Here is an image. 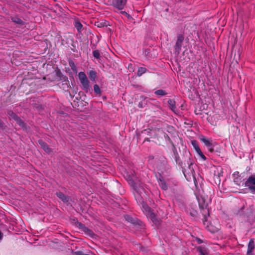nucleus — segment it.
I'll use <instances>...</instances> for the list:
<instances>
[{"label":"nucleus","mask_w":255,"mask_h":255,"mask_svg":"<svg viewBox=\"0 0 255 255\" xmlns=\"http://www.w3.org/2000/svg\"><path fill=\"white\" fill-rule=\"evenodd\" d=\"M2 238V235H1V232H0V240Z\"/></svg>","instance_id":"nucleus-33"},{"label":"nucleus","mask_w":255,"mask_h":255,"mask_svg":"<svg viewBox=\"0 0 255 255\" xmlns=\"http://www.w3.org/2000/svg\"><path fill=\"white\" fill-rule=\"evenodd\" d=\"M127 0H113V5L119 9H123L127 3Z\"/></svg>","instance_id":"nucleus-7"},{"label":"nucleus","mask_w":255,"mask_h":255,"mask_svg":"<svg viewBox=\"0 0 255 255\" xmlns=\"http://www.w3.org/2000/svg\"><path fill=\"white\" fill-rule=\"evenodd\" d=\"M124 218L126 221L132 224H135L136 223L135 220L129 215H125Z\"/></svg>","instance_id":"nucleus-20"},{"label":"nucleus","mask_w":255,"mask_h":255,"mask_svg":"<svg viewBox=\"0 0 255 255\" xmlns=\"http://www.w3.org/2000/svg\"><path fill=\"white\" fill-rule=\"evenodd\" d=\"M249 189L252 191V193L255 194V186L251 187H249Z\"/></svg>","instance_id":"nucleus-29"},{"label":"nucleus","mask_w":255,"mask_h":255,"mask_svg":"<svg viewBox=\"0 0 255 255\" xmlns=\"http://www.w3.org/2000/svg\"><path fill=\"white\" fill-rule=\"evenodd\" d=\"M10 113H11V114L10 113H9V115H10L11 118L15 121V122L17 123V124H18L20 127H24V122L18 116H17L14 113H13V112H10Z\"/></svg>","instance_id":"nucleus-9"},{"label":"nucleus","mask_w":255,"mask_h":255,"mask_svg":"<svg viewBox=\"0 0 255 255\" xmlns=\"http://www.w3.org/2000/svg\"><path fill=\"white\" fill-rule=\"evenodd\" d=\"M76 226L79 229H80V230H81V231L84 232L85 233L89 235V236H92L93 235H94V233L92 232V231L90 229H88L87 227H86L84 225L82 224L81 222H79L77 221L76 222Z\"/></svg>","instance_id":"nucleus-6"},{"label":"nucleus","mask_w":255,"mask_h":255,"mask_svg":"<svg viewBox=\"0 0 255 255\" xmlns=\"http://www.w3.org/2000/svg\"><path fill=\"white\" fill-rule=\"evenodd\" d=\"M146 140H147V141H149V140L148 139V138L146 139Z\"/></svg>","instance_id":"nucleus-36"},{"label":"nucleus","mask_w":255,"mask_h":255,"mask_svg":"<svg viewBox=\"0 0 255 255\" xmlns=\"http://www.w3.org/2000/svg\"><path fill=\"white\" fill-rule=\"evenodd\" d=\"M56 195L58 197L61 199L64 202H67L69 200L68 197L66 196L63 193L61 192H57Z\"/></svg>","instance_id":"nucleus-14"},{"label":"nucleus","mask_w":255,"mask_h":255,"mask_svg":"<svg viewBox=\"0 0 255 255\" xmlns=\"http://www.w3.org/2000/svg\"><path fill=\"white\" fill-rule=\"evenodd\" d=\"M147 71V69L144 67H140L138 68L137 75L138 76H141L143 74L145 73Z\"/></svg>","instance_id":"nucleus-19"},{"label":"nucleus","mask_w":255,"mask_h":255,"mask_svg":"<svg viewBox=\"0 0 255 255\" xmlns=\"http://www.w3.org/2000/svg\"><path fill=\"white\" fill-rule=\"evenodd\" d=\"M2 125V123L0 121V126H1Z\"/></svg>","instance_id":"nucleus-35"},{"label":"nucleus","mask_w":255,"mask_h":255,"mask_svg":"<svg viewBox=\"0 0 255 255\" xmlns=\"http://www.w3.org/2000/svg\"><path fill=\"white\" fill-rule=\"evenodd\" d=\"M197 199L198 200L199 206L200 208L203 209L207 208L208 205V201L205 197L199 196L197 197Z\"/></svg>","instance_id":"nucleus-5"},{"label":"nucleus","mask_w":255,"mask_h":255,"mask_svg":"<svg viewBox=\"0 0 255 255\" xmlns=\"http://www.w3.org/2000/svg\"><path fill=\"white\" fill-rule=\"evenodd\" d=\"M168 103L170 106V109L172 111L175 113V102L172 99H169L168 101Z\"/></svg>","instance_id":"nucleus-15"},{"label":"nucleus","mask_w":255,"mask_h":255,"mask_svg":"<svg viewBox=\"0 0 255 255\" xmlns=\"http://www.w3.org/2000/svg\"><path fill=\"white\" fill-rule=\"evenodd\" d=\"M93 56L95 58L98 59L100 58V54L98 50H94L93 52Z\"/></svg>","instance_id":"nucleus-24"},{"label":"nucleus","mask_w":255,"mask_h":255,"mask_svg":"<svg viewBox=\"0 0 255 255\" xmlns=\"http://www.w3.org/2000/svg\"><path fill=\"white\" fill-rule=\"evenodd\" d=\"M196 249L201 255H208V254L207 250L205 247L199 246L197 247Z\"/></svg>","instance_id":"nucleus-12"},{"label":"nucleus","mask_w":255,"mask_h":255,"mask_svg":"<svg viewBox=\"0 0 255 255\" xmlns=\"http://www.w3.org/2000/svg\"><path fill=\"white\" fill-rule=\"evenodd\" d=\"M153 159H154V156H152V155H150V156H148V159H149V160H153Z\"/></svg>","instance_id":"nucleus-32"},{"label":"nucleus","mask_w":255,"mask_h":255,"mask_svg":"<svg viewBox=\"0 0 255 255\" xmlns=\"http://www.w3.org/2000/svg\"><path fill=\"white\" fill-rule=\"evenodd\" d=\"M200 140L202 141L208 147H210L212 146L211 141L204 136H202L200 137Z\"/></svg>","instance_id":"nucleus-13"},{"label":"nucleus","mask_w":255,"mask_h":255,"mask_svg":"<svg viewBox=\"0 0 255 255\" xmlns=\"http://www.w3.org/2000/svg\"><path fill=\"white\" fill-rule=\"evenodd\" d=\"M197 153L198 154V155H199V156L202 158L204 160H205L206 159V157H205V156L203 154V152H202V151L201 150V149L198 151H197Z\"/></svg>","instance_id":"nucleus-26"},{"label":"nucleus","mask_w":255,"mask_h":255,"mask_svg":"<svg viewBox=\"0 0 255 255\" xmlns=\"http://www.w3.org/2000/svg\"><path fill=\"white\" fill-rule=\"evenodd\" d=\"M192 145H193V146L194 147L195 150H196V151H198L200 150V147H199L196 141L195 140H192Z\"/></svg>","instance_id":"nucleus-21"},{"label":"nucleus","mask_w":255,"mask_h":255,"mask_svg":"<svg viewBox=\"0 0 255 255\" xmlns=\"http://www.w3.org/2000/svg\"><path fill=\"white\" fill-rule=\"evenodd\" d=\"M38 143L41 148H42L43 150L47 153H49L51 152V149L48 147L47 143L43 141L42 140H39Z\"/></svg>","instance_id":"nucleus-10"},{"label":"nucleus","mask_w":255,"mask_h":255,"mask_svg":"<svg viewBox=\"0 0 255 255\" xmlns=\"http://www.w3.org/2000/svg\"><path fill=\"white\" fill-rule=\"evenodd\" d=\"M121 13L124 14H125V15H126L127 16H129V14L127 12H126V11H121Z\"/></svg>","instance_id":"nucleus-31"},{"label":"nucleus","mask_w":255,"mask_h":255,"mask_svg":"<svg viewBox=\"0 0 255 255\" xmlns=\"http://www.w3.org/2000/svg\"><path fill=\"white\" fill-rule=\"evenodd\" d=\"M245 186L249 187L255 186V175L250 176L245 182Z\"/></svg>","instance_id":"nucleus-8"},{"label":"nucleus","mask_w":255,"mask_h":255,"mask_svg":"<svg viewBox=\"0 0 255 255\" xmlns=\"http://www.w3.org/2000/svg\"><path fill=\"white\" fill-rule=\"evenodd\" d=\"M94 90L95 93L96 94L100 95L101 93V91L99 86L97 84H95L94 86Z\"/></svg>","instance_id":"nucleus-22"},{"label":"nucleus","mask_w":255,"mask_h":255,"mask_svg":"<svg viewBox=\"0 0 255 255\" xmlns=\"http://www.w3.org/2000/svg\"><path fill=\"white\" fill-rule=\"evenodd\" d=\"M69 65L73 71H76V66H75L74 63L72 61L69 62Z\"/></svg>","instance_id":"nucleus-25"},{"label":"nucleus","mask_w":255,"mask_h":255,"mask_svg":"<svg viewBox=\"0 0 255 255\" xmlns=\"http://www.w3.org/2000/svg\"><path fill=\"white\" fill-rule=\"evenodd\" d=\"M155 94L158 96H164L166 95V92L163 90H158L155 92Z\"/></svg>","instance_id":"nucleus-23"},{"label":"nucleus","mask_w":255,"mask_h":255,"mask_svg":"<svg viewBox=\"0 0 255 255\" xmlns=\"http://www.w3.org/2000/svg\"><path fill=\"white\" fill-rule=\"evenodd\" d=\"M142 207L143 212L145 213L147 217L150 219L156 226H159L160 224L161 220L152 212L151 208L145 204L143 205Z\"/></svg>","instance_id":"nucleus-2"},{"label":"nucleus","mask_w":255,"mask_h":255,"mask_svg":"<svg viewBox=\"0 0 255 255\" xmlns=\"http://www.w3.org/2000/svg\"><path fill=\"white\" fill-rule=\"evenodd\" d=\"M211 227L210 226H208V230L209 231H210L212 233H214L215 232H216L217 230H218V229L217 228H213V229H210Z\"/></svg>","instance_id":"nucleus-27"},{"label":"nucleus","mask_w":255,"mask_h":255,"mask_svg":"<svg viewBox=\"0 0 255 255\" xmlns=\"http://www.w3.org/2000/svg\"><path fill=\"white\" fill-rule=\"evenodd\" d=\"M74 26L76 27L77 30L78 32H80L82 28V24L81 23V22L78 20H76L74 22Z\"/></svg>","instance_id":"nucleus-18"},{"label":"nucleus","mask_w":255,"mask_h":255,"mask_svg":"<svg viewBox=\"0 0 255 255\" xmlns=\"http://www.w3.org/2000/svg\"><path fill=\"white\" fill-rule=\"evenodd\" d=\"M159 184L160 187L164 190H166L168 188V186L165 182V181L161 179H159Z\"/></svg>","instance_id":"nucleus-17"},{"label":"nucleus","mask_w":255,"mask_h":255,"mask_svg":"<svg viewBox=\"0 0 255 255\" xmlns=\"http://www.w3.org/2000/svg\"><path fill=\"white\" fill-rule=\"evenodd\" d=\"M128 180L130 186L134 189V194L136 201L141 203H143V197L145 195V191L142 183L138 180L136 176L133 174L129 175Z\"/></svg>","instance_id":"nucleus-1"},{"label":"nucleus","mask_w":255,"mask_h":255,"mask_svg":"<svg viewBox=\"0 0 255 255\" xmlns=\"http://www.w3.org/2000/svg\"><path fill=\"white\" fill-rule=\"evenodd\" d=\"M13 21L19 24H21L22 23V21L19 18H16L13 20Z\"/></svg>","instance_id":"nucleus-28"},{"label":"nucleus","mask_w":255,"mask_h":255,"mask_svg":"<svg viewBox=\"0 0 255 255\" xmlns=\"http://www.w3.org/2000/svg\"><path fill=\"white\" fill-rule=\"evenodd\" d=\"M255 248V243L253 239H251L248 246L247 255H252L253 250Z\"/></svg>","instance_id":"nucleus-11"},{"label":"nucleus","mask_w":255,"mask_h":255,"mask_svg":"<svg viewBox=\"0 0 255 255\" xmlns=\"http://www.w3.org/2000/svg\"><path fill=\"white\" fill-rule=\"evenodd\" d=\"M196 241L198 244H202L203 243V241L199 238H197Z\"/></svg>","instance_id":"nucleus-30"},{"label":"nucleus","mask_w":255,"mask_h":255,"mask_svg":"<svg viewBox=\"0 0 255 255\" xmlns=\"http://www.w3.org/2000/svg\"><path fill=\"white\" fill-rule=\"evenodd\" d=\"M184 40V37L181 34H179L177 36V39L176 42V44L175 45V49L178 53H179L181 50L182 43Z\"/></svg>","instance_id":"nucleus-4"},{"label":"nucleus","mask_w":255,"mask_h":255,"mask_svg":"<svg viewBox=\"0 0 255 255\" xmlns=\"http://www.w3.org/2000/svg\"><path fill=\"white\" fill-rule=\"evenodd\" d=\"M213 149H210V151H212Z\"/></svg>","instance_id":"nucleus-34"},{"label":"nucleus","mask_w":255,"mask_h":255,"mask_svg":"<svg viewBox=\"0 0 255 255\" xmlns=\"http://www.w3.org/2000/svg\"><path fill=\"white\" fill-rule=\"evenodd\" d=\"M88 75H89V77L90 79L92 81H95V80L97 78V73L95 71H93V70L90 71Z\"/></svg>","instance_id":"nucleus-16"},{"label":"nucleus","mask_w":255,"mask_h":255,"mask_svg":"<svg viewBox=\"0 0 255 255\" xmlns=\"http://www.w3.org/2000/svg\"><path fill=\"white\" fill-rule=\"evenodd\" d=\"M78 77L80 81L82 84V89L88 92L90 89L89 81L86 75L83 72H80L78 74Z\"/></svg>","instance_id":"nucleus-3"}]
</instances>
